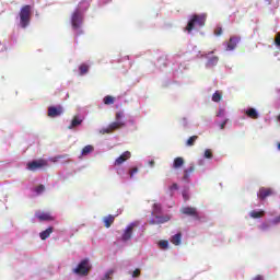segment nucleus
Segmentation results:
<instances>
[{"instance_id":"obj_41","label":"nucleus","mask_w":280,"mask_h":280,"mask_svg":"<svg viewBox=\"0 0 280 280\" xmlns=\"http://www.w3.org/2000/svg\"><path fill=\"white\" fill-rule=\"evenodd\" d=\"M253 280H264L262 276H256Z\"/></svg>"},{"instance_id":"obj_1","label":"nucleus","mask_w":280,"mask_h":280,"mask_svg":"<svg viewBox=\"0 0 280 280\" xmlns=\"http://www.w3.org/2000/svg\"><path fill=\"white\" fill-rule=\"evenodd\" d=\"M32 5L25 4L20 10V25L23 30L28 27L31 21H32Z\"/></svg>"},{"instance_id":"obj_28","label":"nucleus","mask_w":280,"mask_h":280,"mask_svg":"<svg viewBox=\"0 0 280 280\" xmlns=\"http://www.w3.org/2000/svg\"><path fill=\"white\" fill-rule=\"evenodd\" d=\"M158 246H160V248L162 250H167V248H170V242L168 241H160L158 243Z\"/></svg>"},{"instance_id":"obj_26","label":"nucleus","mask_w":280,"mask_h":280,"mask_svg":"<svg viewBox=\"0 0 280 280\" xmlns=\"http://www.w3.org/2000/svg\"><path fill=\"white\" fill-rule=\"evenodd\" d=\"M220 59L218 57H211L208 61H207V67H215V65H218V61Z\"/></svg>"},{"instance_id":"obj_20","label":"nucleus","mask_w":280,"mask_h":280,"mask_svg":"<svg viewBox=\"0 0 280 280\" xmlns=\"http://www.w3.org/2000/svg\"><path fill=\"white\" fill-rule=\"evenodd\" d=\"M82 124V119H80V117L74 116L71 124L69 125V130H72V128H78V126H80Z\"/></svg>"},{"instance_id":"obj_34","label":"nucleus","mask_w":280,"mask_h":280,"mask_svg":"<svg viewBox=\"0 0 280 280\" xmlns=\"http://www.w3.org/2000/svg\"><path fill=\"white\" fill-rule=\"evenodd\" d=\"M171 191H178V184L174 183L170 186Z\"/></svg>"},{"instance_id":"obj_30","label":"nucleus","mask_w":280,"mask_h":280,"mask_svg":"<svg viewBox=\"0 0 280 280\" xmlns=\"http://www.w3.org/2000/svg\"><path fill=\"white\" fill-rule=\"evenodd\" d=\"M205 159H213V152L210 149L205 151Z\"/></svg>"},{"instance_id":"obj_12","label":"nucleus","mask_w":280,"mask_h":280,"mask_svg":"<svg viewBox=\"0 0 280 280\" xmlns=\"http://www.w3.org/2000/svg\"><path fill=\"white\" fill-rule=\"evenodd\" d=\"M130 156H132V153H130V151H125L115 160L114 165H124V163H126Z\"/></svg>"},{"instance_id":"obj_33","label":"nucleus","mask_w":280,"mask_h":280,"mask_svg":"<svg viewBox=\"0 0 280 280\" xmlns=\"http://www.w3.org/2000/svg\"><path fill=\"white\" fill-rule=\"evenodd\" d=\"M137 172H139V168L138 167H133L129 171V176L130 178H132V176H135V174H137Z\"/></svg>"},{"instance_id":"obj_32","label":"nucleus","mask_w":280,"mask_h":280,"mask_svg":"<svg viewBox=\"0 0 280 280\" xmlns=\"http://www.w3.org/2000/svg\"><path fill=\"white\" fill-rule=\"evenodd\" d=\"M121 118H124V112H117L115 116L116 121H121Z\"/></svg>"},{"instance_id":"obj_38","label":"nucleus","mask_w":280,"mask_h":280,"mask_svg":"<svg viewBox=\"0 0 280 280\" xmlns=\"http://www.w3.org/2000/svg\"><path fill=\"white\" fill-rule=\"evenodd\" d=\"M140 275H141V270H139V269H136V270L132 272V277H133V278L140 277Z\"/></svg>"},{"instance_id":"obj_5","label":"nucleus","mask_w":280,"mask_h":280,"mask_svg":"<svg viewBox=\"0 0 280 280\" xmlns=\"http://www.w3.org/2000/svg\"><path fill=\"white\" fill-rule=\"evenodd\" d=\"M121 128H126V121L116 120L109 124L108 127L101 129V135H113L115 130H121Z\"/></svg>"},{"instance_id":"obj_24","label":"nucleus","mask_w":280,"mask_h":280,"mask_svg":"<svg viewBox=\"0 0 280 280\" xmlns=\"http://www.w3.org/2000/svg\"><path fill=\"white\" fill-rule=\"evenodd\" d=\"M80 75H86L89 73V65L83 63L79 67Z\"/></svg>"},{"instance_id":"obj_40","label":"nucleus","mask_w":280,"mask_h":280,"mask_svg":"<svg viewBox=\"0 0 280 280\" xmlns=\"http://www.w3.org/2000/svg\"><path fill=\"white\" fill-rule=\"evenodd\" d=\"M226 121L228 120H224L223 122H221L220 125L221 130H224V128L226 127Z\"/></svg>"},{"instance_id":"obj_23","label":"nucleus","mask_w":280,"mask_h":280,"mask_svg":"<svg viewBox=\"0 0 280 280\" xmlns=\"http://www.w3.org/2000/svg\"><path fill=\"white\" fill-rule=\"evenodd\" d=\"M158 222L150 221V224H165V222H170V217H156Z\"/></svg>"},{"instance_id":"obj_39","label":"nucleus","mask_w":280,"mask_h":280,"mask_svg":"<svg viewBox=\"0 0 280 280\" xmlns=\"http://www.w3.org/2000/svg\"><path fill=\"white\" fill-rule=\"evenodd\" d=\"M67 155H57L54 158V162L56 163V161H60V159H66Z\"/></svg>"},{"instance_id":"obj_17","label":"nucleus","mask_w":280,"mask_h":280,"mask_svg":"<svg viewBox=\"0 0 280 280\" xmlns=\"http://www.w3.org/2000/svg\"><path fill=\"white\" fill-rule=\"evenodd\" d=\"M171 242H172V244H174V246H180V242H183V234L177 233V234L173 235L171 238Z\"/></svg>"},{"instance_id":"obj_10","label":"nucleus","mask_w":280,"mask_h":280,"mask_svg":"<svg viewBox=\"0 0 280 280\" xmlns=\"http://www.w3.org/2000/svg\"><path fill=\"white\" fill-rule=\"evenodd\" d=\"M65 110L62 109V106H50L48 107V117L55 118V117H60Z\"/></svg>"},{"instance_id":"obj_44","label":"nucleus","mask_w":280,"mask_h":280,"mask_svg":"<svg viewBox=\"0 0 280 280\" xmlns=\"http://www.w3.org/2000/svg\"><path fill=\"white\" fill-rule=\"evenodd\" d=\"M220 115H222V112H220V113L218 114V117H220Z\"/></svg>"},{"instance_id":"obj_2","label":"nucleus","mask_w":280,"mask_h":280,"mask_svg":"<svg viewBox=\"0 0 280 280\" xmlns=\"http://www.w3.org/2000/svg\"><path fill=\"white\" fill-rule=\"evenodd\" d=\"M207 22V18L205 15L195 14L188 21L187 26L185 27V32L191 34L196 27H205V23Z\"/></svg>"},{"instance_id":"obj_25","label":"nucleus","mask_w":280,"mask_h":280,"mask_svg":"<svg viewBox=\"0 0 280 280\" xmlns=\"http://www.w3.org/2000/svg\"><path fill=\"white\" fill-rule=\"evenodd\" d=\"M103 102L106 106H110V104H115V97L107 95L103 98Z\"/></svg>"},{"instance_id":"obj_27","label":"nucleus","mask_w":280,"mask_h":280,"mask_svg":"<svg viewBox=\"0 0 280 280\" xmlns=\"http://www.w3.org/2000/svg\"><path fill=\"white\" fill-rule=\"evenodd\" d=\"M196 141H198V136H192L188 138V140L186 141V145L188 148H191V145H195Z\"/></svg>"},{"instance_id":"obj_16","label":"nucleus","mask_w":280,"mask_h":280,"mask_svg":"<svg viewBox=\"0 0 280 280\" xmlns=\"http://www.w3.org/2000/svg\"><path fill=\"white\" fill-rule=\"evenodd\" d=\"M103 222L105 224L106 229H110V226H113V223L115 222V215H107L103 219Z\"/></svg>"},{"instance_id":"obj_19","label":"nucleus","mask_w":280,"mask_h":280,"mask_svg":"<svg viewBox=\"0 0 280 280\" xmlns=\"http://www.w3.org/2000/svg\"><path fill=\"white\" fill-rule=\"evenodd\" d=\"M246 115H247V117H249V119H259V114L257 113V109H255V108L247 109Z\"/></svg>"},{"instance_id":"obj_29","label":"nucleus","mask_w":280,"mask_h":280,"mask_svg":"<svg viewBox=\"0 0 280 280\" xmlns=\"http://www.w3.org/2000/svg\"><path fill=\"white\" fill-rule=\"evenodd\" d=\"M222 101V93H220L219 91H217L213 95H212V102H221Z\"/></svg>"},{"instance_id":"obj_6","label":"nucleus","mask_w":280,"mask_h":280,"mask_svg":"<svg viewBox=\"0 0 280 280\" xmlns=\"http://www.w3.org/2000/svg\"><path fill=\"white\" fill-rule=\"evenodd\" d=\"M47 165H48L47 160L39 159V160L28 162L26 164V170H28V172H36L38 170H43V167H47Z\"/></svg>"},{"instance_id":"obj_21","label":"nucleus","mask_w":280,"mask_h":280,"mask_svg":"<svg viewBox=\"0 0 280 280\" xmlns=\"http://www.w3.org/2000/svg\"><path fill=\"white\" fill-rule=\"evenodd\" d=\"M265 214H266V212L262 211V210H260V211L254 210V211H252V212L249 213L250 218H253L254 220H257V219H259V218H264Z\"/></svg>"},{"instance_id":"obj_11","label":"nucleus","mask_w":280,"mask_h":280,"mask_svg":"<svg viewBox=\"0 0 280 280\" xmlns=\"http://www.w3.org/2000/svg\"><path fill=\"white\" fill-rule=\"evenodd\" d=\"M240 40H242L241 36L230 37V40L226 46V51H233V49H235V47H237V44L240 43Z\"/></svg>"},{"instance_id":"obj_8","label":"nucleus","mask_w":280,"mask_h":280,"mask_svg":"<svg viewBox=\"0 0 280 280\" xmlns=\"http://www.w3.org/2000/svg\"><path fill=\"white\" fill-rule=\"evenodd\" d=\"M136 226H138L137 222H132L125 229L121 235L122 242H129L132 238V231H135Z\"/></svg>"},{"instance_id":"obj_13","label":"nucleus","mask_w":280,"mask_h":280,"mask_svg":"<svg viewBox=\"0 0 280 280\" xmlns=\"http://www.w3.org/2000/svg\"><path fill=\"white\" fill-rule=\"evenodd\" d=\"M35 217L39 220V222H51L54 217L49 214V212H36Z\"/></svg>"},{"instance_id":"obj_31","label":"nucleus","mask_w":280,"mask_h":280,"mask_svg":"<svg viewBox=\"0 0 280 280\" xmlns=\"http://www.w3.org/2000/svg\"><path fill=\"white\" fill-rule=\"evenodd\" d=\"M36 194H43V191H45V186L43 184L38 185L35 188Z\"/></svg>"},{"instance_id":"obj_18","label":"nucleus","mask_w":280,"mask_h":280,"mask_svg":"<svg viewBox=\"0 0 280 280\" xmlns=\"http://www.w3.org/2000/svg\"><path fill=\"white\" fill-rule=\"evenodd\" d=\"M54 233V228H48L45 231L39 233V237L40 240H47L48 237H50V235Z\"/></svg>"},{"instance_id":"obj_14","label":"nucleus","mask_w":280,"mask_h":280,"mask_svg":"<svg viewBox=\"0 0 280 280\" xmlns=\"http://www.w3.org/2000/svg\"><path fill=\"white\" fill-rule=\"evenodd\" d=\"M196 172V166L190 165L188 168L184 170L183 180H189V176Z\"/></svg>"},{"instance_id":"obj_9","label":"nucleus","mask_w":280,"mask_h":280,"mask_svg":"<svg viewBox=\"0 0 280 280\" xmlns=\"http://www.w3.org/2000/svg\"><path fill=\"white\" fill-rule=\"evenodd\" d=\"M269 196H275V190L272 188H259L257 192V197L259 198V200H266V198H269Z\"/></svg>"},{"instance_id":"obj_37","label":"nucleus","mask_w":280,"mask_h":280,"mask_svg":"<svg viewBox=\"0 0 280 280\" xmlns=\"http://www.w3.org/2000/svg\"><path fill=\"white\" fill-rule=\"evenodd\" d=\"M275 43H276L277 47H280V33L277 34Z\"/></svg>"},{"instance_id":"obj_35","label":"nucleus","mask_w":280,"mask_h":280,"mask_svg":"<svg viewBox=\"0 0 280 280\" xmlns=\"http://www.w3.org/2000/svg\"><path fill=\"white\" fill-rule=\"evenodd\" d=\"M182 196H183L185 202H187V200H189V192H187V190H184Z\"/></svg>"},{"instance_id":"obj_43","label":"nucleus","mask_w":280,"mask_h":280,"mask_svg":"<svg viewBox=\"0 0 280 280\" xmlns=\"http://www.w3.org/2000/svg\"><path fill=\"white\" fill-rule=\"evenodd\" d=\"M278 150L280 151V142L277 143Z\"/></svg>"},{"instance_id":"obj_42","label":"nucleus","mask_w":280,"mask_h":280,"mask_svg":"<svg viewBox=\"0 0 280 280\" xmlns=\"http://www.w3.org/2000/svg\"><path fill=\"white\" fill-rule=\"evenodd\" d=\"M149 164H150L151 167H154V160H151V161L149 162Z\"/></svg>"},{"instance_id":"obj_15","label":"nucleus","mask_w":280,"mask_h":280,"mask_svg":"<svg viewBox=\"0 0 280 280\" xmlns=\"http://www.w3.org/2000/svg\"><path fill=\"white\" fill-rule=\"evenodd\" d=\"M183 165H185V159H183L180 156L174 159V162H173L174 170H178V168L183 167Z\"/></svg>"},{"instance_id":"obj_36","label":"nucleus","mask_w":280,"mask_h":280,"mask_svg":"<svg viewBox=\"0 0 280 280\" xmlns=\"http://www.w3.org/2000/svg\"><path fill=\"white\" fill-rule=\"evenodd\" d=\"M214 34H215V36H222V27H217L214 30Z\"/></svg>"},{"instance_id":"obj_4","label":"nucleus","mask_w":280,"mask_h":280,"mask_svg":"<svg viewBox=\"0 0 280 280\" xmlns=\"http://www.w3.org/2000/svg\"><path fill=\"white\" fill-rule=\"evenodd\" d=\"M71 25L72 28L77 32V36H80V34H84L82 30H80L82 25V13L80 10H75L71 18Z\"/></svg>"},{"instance_id":"obj_3","label":"nucleus","mask_w":280,"mask_h":280,"mask_svg":"<svg viewBox=\"0 0 280 280\" xmlns=\"http://www.w3.org/2000/svg\"><path fill=\"white\" fill-rule=\"evenodd\" d=\"M91 268L92 266L89 258H85L79 262V265L72 270V272H74V275H79V277H86L89 272H91Z\"/></svg>"},{"instance_id":"obj_7","label":"nucleus","mask_w":280,"mask_h":280,"mask_svg":"<svg viewBox=\"0 0 280 280\" xmlns=\"http://www.w3.org/2000/svg\"><path fill=\"white\" fill-rule=\"evenodd\" d=\"M180 213H183L184 215H189L190 218H194L195 220H200V213L198 212L197 208L184 207L180 209Z\"/></svg>"},{"instance_id":"obj_22","label":"nucleus","mask_w":280,"mask_h":280,"mask_svg":"<svg viewBox=\"0 0 280 280\" xmlns=\"http://www.w3.org/2000/svg\"><path fill=\"white\" fill-rule=\"evenodd\" d=\"M93 150H95V148L91 144H88L82 149L81 154H82V156H88V154H91V152H93Z\"/></svg>"}]
</instances>
